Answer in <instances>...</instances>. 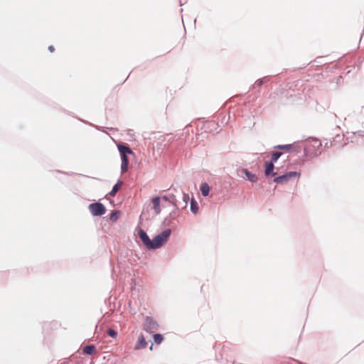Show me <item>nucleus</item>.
Here are the masks:
<instances>
[{
	"mask_svg": "<svg viewBox=\"0 0 364 364\" xmlns=\"http://www.w3.org/2000/svg\"><path fill=\"white\" fill-rule=\"evenodd\" d=\"M321 142L316 138H309L305 141L304 146V156L313 157L321 154L319 151Z\"/></svg>",
	"mask_w": 364,
	"mask_h": 364,
	"instance_id": "1",
	"label": "nucleus"
},
{
	"mask_svg": "<svg viewBox=\"0 0 364 364\" xmlns=\"http://www.w3.org/2000/svg\"><path fill=\"white\" fill-rule=\"evenodd\" d=\"M171 234V230L170 228H167L156 235L152 240H151L149 250H156L161 247L167 242Z\"/></svg>",
	"mask_w": 364,
	"mask_h": 364,
	"instance_id": "2",
	"label": "nucleus"
},
{
	"mask_svg": "<svg viewBox=\"0 0 364 364\" xmlns=\"http://www.w3.org/2000/svg\"><path fill=\"white\" fill-rule=\"evenodd\" d=\"M117 149L120 154V158L122 161L121 164V173L122 174L126 173L128 171L129 166V159L127 157L128 154H132L133 151L132 149L126 144H119L117 145Z\"/></svg>",
	"mask_w": 364,
	"mask_h": 364,
	"instance_id": "3",
	"label": "nucleus"
},
{
	"mask_svg": "<svg viewBox=\"0 0 364 364\" xmlns=\"http://www.w3.org/2000/svg\"><path fill=\"white\" fill-rule=\"evenodd\" d=\"M142 328L144 331L151 334L159 331L160 326L154 317L146 316L144 318Z\"/></svg>",
	"mask_w": 364,
	"mask_h": 364,
	"instance_id": "4",
	"label": "nucleus"
},
{
	"mask_svg": "<svg viewBox=\"0 0 364 364\" xmlns=\"http://www.w3.org/2000/svg\"><path fill=\"white\" fill-rule=\"evenodd\" d=\"M300 176V173L297 171H289L283 175L275 177L273 181L277 184H284L289 181L293 178H296Z\"/></svg>",
	"mask_w": 364,
	"mask_h": 364,
	"instance_id": "5",
	"label": "nucleus"
},
{
	"mask_svg": "<svg viewBox=\"0 0 364 364\" xmlns=\"http://www.w3.org/2000/svg\"><path fill=\"white\" fill-rule=\"evenodd\" d=\"M88 209L93 216H102L106 213L105 205L99 202L90 203Z\"/></svg>",
	"mask_w": 364,
	"mask_h": 364,
	"instance_id": "6",
	"label": "nucleus"
},
{
	"mask_svg": "<svg viewBox=\"0 0 364 364\" xmlns=\"http://www.w3.org/2000/svg\"><path fill=\"white\" fill-rule=\"evenodd\" d=\"M138 236L141 240L143 245L146 247L147 250L149 249V245L151 242V239L149 238V235L146 232L145 230L143 229H139L138 231Z\"/></svg>",
	"mask_w": 364,
	"mask_h": 364,
	"instance_id": "7",
	"label": "nucleus"
},
{
	"mask_svg": "<svg viewBox=\"0 0 364 364\" xmlns=\"http://www.w3.org/2000/svg\"><path fill=\"white\" fill-rule=\"evenodd\" d=\"M176 210H177L174 209L168 214V215H167L164 218V220L162 223V225H164V227H167V226H171L172 225L173 220H176L178 217Z\"/></svg>",
	"mask_w": 364,
	"mask_h": 364,
	"instance_id": "8",
	"label": "nucleus"
},
{
	"mask_svg": "<svg viewBox=\"0 0 364 364\" xmlns=\"http://www.w3.org/2000/svg\"><path fill=\"white\" fill-rule=\"evenodd\" d=\"M274 163L268 161L265 164L264 175L266 177L274 176L277 173L274 172Z\"/></svg>",
	"mask_w": 364,
	"mask_h": 364,
	"instance_id": "9",
	"label": "nucleus"
},
{
	"mask_svg": "<svg viewBox=\"0 0 364 364\" xmlns=\"http://www.w3.org/2000/svg\"><path fill=\"white\" fill-rule=\"evenodd\" d=\"M151 202L153 203V208L156 215L160 214L161 210L160 207V197L156 196L152 198Z\"/></svg>",
	"mask_w": 364,
	"mask_h": 364,
	"instance_id": "10",
	"label": "nucleus"
},
{
	"mask_svg": "<svg viewBox=\"0 0 364 364\" xmlns=\"http://www.w3.org/2000/svg\"><path fill=\"white\" fill-rule=\"evenodd\" d=\"M147 343L145 340V338L143 335H141L139 337L138 341L135 345V349L139 350V349H144L146 347Z\"/></svg>",
	"mask_w": 364,
	"mask_h": 364,
	"instance_id": "11",
	"label": "nucleus"
},
{
	"mask_svg": "<svg viewBox=\"0 0 364 364\" xmlns=\"http://www.w3.org/2000/svg\"><path fill=\"white\" fill-rule=\"evenodd\" d=\"M122 181L119 180L112 187V190L109 192V196L114 197L116 196L117 193L121 188L122 186Z\"/></svg>",
	"mask_w": 364,
	"mask_h": 364,
	"instance_id": "12",
	"label": "nucleus"
},
{
	"mask_svg": "<svg viewBox=\"0 0 364 364\" xmlns=\"http://www.w3.org/2000/svg\"><path fill=\"white\" fill-rule=\"evenodd\" d=\"M242 171L250 181L252 183H256L257 181V176L255 173H252L247 168H244Z\"/></svg>",
	"mask_w": 364,
	"mask_h": 364,
	"instance_id": "13",
	"label": "nucleus"
},
{
	"mask_svg": "<svg viewBox=\"0 0 364 364\" xmlns=\"http://www.w3.org/2000/svg\"><path fill=\"white\" fill-rule=\"evenodd\" d=\"M96 351V348L94 345H88L83 348L82 352L86 355H92Z\"/></svg>",
	"mask_w": 364,
	"mask_h": 364,
	"instance_id": "14",
	"label": "nucleus"
},
{
	"mask_svg": "<svg viewBox=\"0 0 364 364\" xmlns=\"http://www.w3.org/2000/svg\"><path fill=\"white\" fill-rule=\"evenodd\" d=\"M170 203L173 206L174 209L178 210L180 208L181 201H178L176 196L174 194L170 196Z\"/></svg>",
	"mask_w": 364,
	"mask_h": 364,
	"instance_id": "15",
	"label": "nucleus"
},
{
	"mask_svg": "<svg viewBox=\"0 0 364 364\" xmlns=\"http://www.w3.org/2000/svg\"><path fill=\"white\" fill-rule=\"evenodd\" d=\"M200 192L203 196H208L210 192V186L207 183H204L200 186Z\"/></svg>",
	"mask_w": 364,
	"mask_h": 364,
	"instance_id": "16",
	"label": "nucleus"
},
{
	"mask_svg": "<svg viewBox=\"0 0 364 364\" xmlns=\"http://www.w3.org/2000/svg\"><path fill=\"white\" fill-rule=\"evenodd\" d=\"M191 210L194 214L197 213L198 210V203L194 198L191 200Z\"/></svg>",
	"mask_w": 364,
	"mask_h": 364,
	"instance_id": "17",
	"label": "nucleus"
},
{
	"mask_svg": "<svg viewBox=\"0 0 364 364\" xmlns=\"http://www.w3.org/2000/svg\"><path fill=\"white\" fill-rule=\"evenodd\" d=\"M153 338L156 344H161L164 341V336L160 333H154Z\"/></svg>",
	"mask_w": 364,
	"mask_h": 364,
	"instance_id": "18",
	"label": "nucleus"
},
{
	"mask_svg": "<svg viewBox=\"0 0 364 364\" xmlns=\"http://www.w3.org/2000/svg\"><path fill=\"white\" fill-rule=\"evenodd\" d=\"M182 200L183 201V205H182V209L186 208L188 205V203L190 200V197L188 193H182Z\"/></svg>",
	"mask_w": 364,
	"mask_h": 364,
	"instance_id": "19",
	"label": "nucleus"
},
{
	"mask_svg": "<svg viewBox=\"0 0 364 364\" xmlns=\"http://www.w3.org/2000/svg\"><path fill=\"white\" fill-rule=\"evenodd\" d=\"M293 144H284V145H277L274 146V149H284L287 151H290L291 150V148H293Z\"/></svg>",
	"mask_w": 364,
	"mask_h": 364,
	"instance_id": "20",
	"label": "nucleus"
},
{
	"mask_svg": "<svg viewBox=\"0 0 364 364\" xmlns=\"http://www.w3.org/2000/svg\"><path fill=\"white\" fill-rule=\"evenodd\" d=\"M119 214L120 211L118 210H115L110 214L109 219L112 221L115 222L118 220Z\"/></svg>",
	"mask_w": 364,
	"mask_h": 364,
	"instance_id": "21",
	"label": "nucleus"
},
{
	"mask_svg": "<svg viewBox=\"0 0 364 364\" xmlns=\"http://www.w3.org/2000/svg\"><path fill=\"white\" fill-rule=\"evenodd\" d=\"M282 155V152H280V151L273 152L272 154L270 161H272L273 163L276 162Z\"/></svg>",
	"mask_w": 364,
	"mask_h": 364,
	"instance_id": "22",
	"label": "nucleus"
},
{
	"mask_svg": "<svg viewBox=\"0 0 364 364\" xmlns=\"http://www.w3.org/2000/svg\"><path fill=\"white\" fill-rule=\"evenodd\" d=\"M293 144L294 147L291 148V150H290V151H296V152L300 153L301 151V150L304 151V147H302L299 144Z\"/></svg>",
	"mask_w": 364,
	"mask_h": 364,
	"instance_id": "23",
	"label": "nucleus"
},
{
	"mask_svg": "<svg viewBox=\"0 0 364 364\" xmlns=\"http://www.w3.org/2000/svg\"><path fill=\"white\" fill-rule=\"evenodd\" d=\"M268 80L269 77H264L263 79H258L256 80L254 86L261 87L263 85V83Z\"/></svg>",
	"mask_w": 364,
	"mask_h": 364,
	"instance_id": "24",
	"label": "nucleus"
},
{
	"mask_svg": "<svg viewBox=\"0 0 364 364\" xmlns=\"http://www.w3.org/2000/svg\"><path fill=\"white\" fill-rule=\"evenodd\" d=\"M107 334L112 338H114L117 337V332L112 328H109L108 330H107Z\"/></svg>",
	"mask_w": 364,
	"mask_h": 364,
	"instance_id": "25",
	"label": "nucleus"
},
{
	"mask_svg": "<svg viewBox=\"0 0 364 364\" xmlns=\"http://www.w3.org/2000/svg\"><path fill=\"white\" fill-rule=\"evenodd\" d=\"M161 198H162V200H164V201H168V202H169V203H170V200H170V196H163L161 197Z\"/></svg>",
	"mask_w": 364,
	"mask_h": 364,
	"instance_id": "26",
	"label": "nucleus"
},
{
	"mask_svg": "<svg viewBox=\"0 0 364 364\" xmlns=\"http://www.w3.org/2000/svg\"><path fill=\"white\" fill-rule=\"evenodd\" d=\"M48 50L50 51V52H53L55 50L54 46H48Z\"/></svg>",
	"mask_w": 364,
	"mask_h": 364,
	"instance_id": "27",
	"label": "nucleus"
},
{
	"mask_svg": "<svg viewBox=\"0 0 364 364\" xmlns=\"http://www.w3.org/2000/svg\"><path fill=\"white\" fill-rule=\"evenodd\" d=\"M182 205H183V200L181 202L180 208H182Z\"/></svg>",
	"mask_w": 364,
	"mask_h": 364,
	"instance_id": "28",
	"label": "nucleus"
},
{
	"mask_svg": "<svg viewBox=\"0 0 364 364\" xmlns=\"http://www.w3.org/2000/svg\"><path fill=\"white\" fill-rule=\"evenodd\" d=\"M153 346H154V344H153V343H151V346H150V347H149V349H150L151 350L153 349Z\"/></svg>",
	"mask_w": 364,
	"mask_h": 364,
	"instance_id": "29",
	"label": "nucleus"
},
{
	"mask_svg": "<svg viewBox=\"0 0 364 364\" xmlns=\"http://www.w3.org/2000/svg\"><path fill=\"white\" fill-rule=\"evenodd\" d=\"M212 125H213V126H215L216 124H215V123H213H213H212Z\"/></svg>",
	"mask_w": 364,
	"mask_h": 364,
	"instance_id": "30",
	"label": "nucleus"
}]
</instances>
